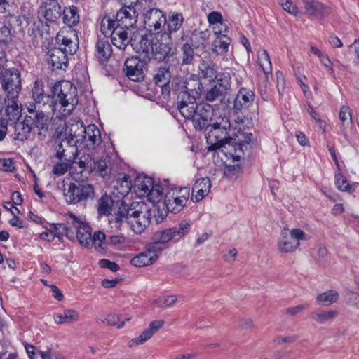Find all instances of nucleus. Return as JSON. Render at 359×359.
<instances>
[{
	"mask_svg": "<svg viewBox=\"0 0 359 359\" xmlns=\"http://www.w3.org/2000/svg\"><path fill=\"white\" fill-rule=\"evenodd\" d=\"M335 185L341 191L353 193L355 191V188L348 183L345 177L341 173L335 175Z\"/></svg>",
	"mask_w": 359,
	"mask_h": 359,
	"instance_id": "nucleus-47",
	"label": "nucleus"
},
{
	"mask_svg": "<svg viewBox=\"0 0 359 359\" xmlns=\"http://www.w3.org/2000/svg\"><path fill=\"white\" fill-rule=\"evenodd\" d=\"M182 50L183 64H190L194 58V50L192 47L188 43H185L183 45Z\"/></svg>",
	"mask_w": 359,
	"mask_h": 359,
	"instance_id": "nucleus-53",
	"label": "nucleus"
},
{
	"mask_svg": "<svg viewBox=\"0 0 359 359\" xmlns=\"http://www.w3.org/2000/svg\"><path fill=\"white\" fill-rule=\"evenodd\" d=\"M222 20V15L219 12L213 11L210 13L208 15V21L211 25V27L219 23Z\"/></svg>",
	"mask_w": 359,
	"mask_h": 359,
	"instance_id": "nucleus-64",
	"label": "nucleus"
},
{
	"mask_svg": "<svg viewBox=\"0 0 359 359\" xmlns=\"http://www.w3.org/2000/svg\"><path fill=\"white\" fill-rule=\"evenodd\" d=\"M75 220V227L76 228V238L79 243L86 247H92V234L90 227L88 224L79 222L75 216H72Z\"/></svg>",
	"mask_w": 359,
	"mask_h": 359,
	"instance_id": "nucleus-21",
	"label": "nucleus"
},
{
	"mask_svg": "<svg viewBox=\"0 0 359 359\" xmlns=\"http://www.w3.org/2000/svg\"><path fill=\"white\" fill-rule=\"evenodd\" d=\"M177 301V296L168 295L154 300L151 304L156 307L166 308L173 306Z\"/></svg>",
	"mask_w": 359,
	"mask_h": 359,
	"instance_id": "nucleus-45",
	"label": "nucleus"
},
{
	"mask_svg": "<svg viewBox=\"0 0 359 359\" xmlns=\"http://www.w3.org/2000/svg\"><path fill=\"white\" fill-rule=\"evenodd\" d=\"M135 13L134 8L123 6L116 13L115 21L117 22V25L116 27L128 30L135 22Z\"/></svg>",
	"mask_w": 359,
	"mask_h": 359,
	"instance_id": "nucleus-20",
	"label": "nucleus"
},
{
	"mask_svg": "<svg viewBox=\"0 0 359 359\" xmlns=\"http://www.w3.org/2000/svg\"><path fill=\"white\" fill-rule=\"evenodd\" d=\"M337 316L338 311L336 310L320 311L312 313L311 318L320 324H325L327 322L333 320Z\"/></svg>",
	"mask_w": 359,
	"mask_h": 359,
	"instance_id": "nucleus-36",
	"label": "nucleus"
},
{
	"mask_svg": "<svg viewBox=\"0 0 359 359\" xmlns=\"http://www.w3.org/2000/svg\"><path fill=\"white\" fill-rule=\"evenodd\" d=\"M132 187L130 177L119 173L114 179V229L128 226L135 233H141L149 224L151 210L142 201L131 202L128 197Z\"/></svg>",
	"mask_w": 359,
	"mask_h": 359,
	"instance_id": "nucleus-1",
	"label": "nucleus"
},
{
	"mask_svg": "<svg viewBox=\"0 0 359 359\" xmlns=\"http://www.w3.org/2000/svg\"><path fill=\"white\" fill-rule=\"evenodd\" d=\"M63 314L67 324L76 323L79 319V313L75 310L65 309L63 311Z\"/></svg>",
	"mask_w": 359,
	"mask_h": 359,
	"instance_id": "nucleus-57",
	"label": "nucleus"
},
{
	"mask_svg": "<svg viewBox=\"0 0 359 359\" xmlns=\"http://www.w3.org/2000/svg\"><path fill=\"white\" fill-rule=\"evenodd\" d=\"M224 93L225 91L219 88L217 85H215L206 93L205 97L208 101L213 102Z\"/></svg>",
	"mask_w": 359,
	"mask_h": 359,
	"instance_id": "nucleus-55",
	"label": "nucleus"
},
{
	"mask_svg": "<svg viewBox=\"0 0 359 359\" xmlns=\"http://www.w3.org/2000/svg\"><path fill=\"white\" fill-rule=\"evenodd\" d=\"M200 76L209 81L215 80L217 71L213 65L208 62H203L199 66Z\"/></svg>",
	"mask_w": 359,
	"mask_h": 359,
	"instance_id": "nucleus-41",
	"label": "nucleus"
},
{
	"mask_svg": "<svg viewBox=\"0 0 359 359\" xmlns=\"http://www.w3.org/2000/svg\"><path fill=\"white\" fill-rule=\"evenodd\" d=\"M191 83H195V86L199 87L200 82L194 79H190L186 80L183 85L184 90H182L177 97V104H187L189 102H196V97L198 95V92L196 88H191L189 86H191Z\"/></svg>",
	"mask_w": 359,
	"mask_h": 359,
	"instance_id": "nucleus-18",
	"label": "nucleus"
},
{
	"mask_svg": "<svg viewBox=\"0 0 359 359\" xmlns=\"http://www.w3.org/2000/svg\"><path fill=\"white\" fill-rule=\"evenodd\" d=\"M15 7V0H0V13L11 12Z\"/></svg>",
	"mask_w": 359,
	"mask_h": 359,
	"instance_id": "nucleus-60",
	"label": "nucleus"
},
{
	"mask_svg": "<svg viewBox=\"0 0 359 359\" xmlns=\"http://www.w3.org/2000/svg\"><path fill=\"white\" fill-rule=\"evenodd\" d=\"M146 196L148 198V200L154 205H158V207H161V204L163 205L164 196L163 189L161 185L154 184V186L150 190L149 193L147 194Z\"/></svg>",
	"mask_w": 359,
	"mask_h": 359,
	"instance_id": "nucleus-39",
	"label": "nucleus"
},
{
	"mask_svg": "<svg viewBox=\"0 0 359 359\" xmlns=\"http://www.w3.org/2000/svg\"><path fill=\"white\" fill-rule=\"evenodd\" d=\"M52 113L48 108H39L37 112H32L31 114L26 115L27 118L32 120V128L33 133H36L40 139L46 137V133L48 128L49 114Z\"/></svg>",
	"mask_w": 359,
	"mask_h": 359,
	"instance_id": "nucleus-11",
	"label": "nucleus"
},
{
	"mask_svg": "<svg viewBox=\"0 0 359 359\" xmlns=\"http://www.w3.org/2000/svg\"><path fill=\"white\" fill-rule=\"evenodd\" d=\"M212 115V108L210 104H200L191 120L196 129L208 130L207 138L219 140L222 135H229L231 130L230 122L227 117L219 116L212 124H209Z\"/></svg>",
	"mask_w": 359,
	"mask_h": 359,
	"instance_id": "nucleus-3",
	"label": "nucleus"
},
{
	"mask_svg": "<svg viewBox=\"0 0 359 359\" xmlns=\"http://www.w3.org/2000/svg\"><path fill=\"white\" fill-rule=\"evenodd\" d=\"M191 229V222L183 220L178 226L156 231L153 237L154 241L162 245L166 246L170 241L178 242L189 233Z\"/></svg>",
	"mask_w": 359,
	"mask_h": 359,
	"instance_id": "nucleus-9",
	"label": "nucleus"
},
{
	"mask_svg": "<svg viewBox=\"0 0 359 359\" xmlns=\"http://www.w3.org/2000/svg\"><path fill=\"white\" fill-rule=\"evenodd\" d=\"M339 119L344 124L346 122L348 123H352V114L351 112L350 107L348 106L344 105L341 107L339 112Z\"/></svg>",
	"mask_w": 359,
	"mask_h": 359,
	"instance_id": "nucleus-56",
	"label": "nucleus"
},
{
	"mask_svg": "<svg viewBox=\"0 0 359 359\" xmlns=\"http://www.w3.org/2000/svg\"><path fill=\"white\" fill-rule=\"evenodd\" d=\"M255 94L250 89L242 88L236 95L233 109L240 111L248 109L254 102Z\"/></svg>",
	"mask_w": 359,
	"mask_h": 359,
	"instance_id": "nucleus-19",
	"label": "nucleus"
},
{
	"mask_svg": "<svg viewBox=\"0 0 359 359\" xmlns=\"http://www.w3.org/2000/svg\"><path fill=\"white\" fill-rule=\"evenodd\" d=\"M32 120L31 118H27L25 116L22 121L19 122L16 124L15 129L18 132V139L21 140L27 139L29 133L32 131H33V129L32 128Z\"/></svg>",
	"mask_w": 359,
	"mask_h": 359,
	"instance_id": "nucleus-37",
	"label": "nucleus"
},
{
	"mask_svg": "<svg viewBox=\"0 0 359 359\" xmlns=\"http://www.w3.org/2000/svg\"><path fill=\"white\" fill-rule=\"evenodd\" d=\"M100 32L102 36H99L97 43V57L100 65L107 76L111 75L112 56V18L110 13H106L100 23Z\"/></svg>",
	"mask_w": 359,
	"mask_h": 359,
	"instance_id": "nucleus-4",
	"label": "nucleus"
},
{
	"mask_svg": "<svg viewBox=\"0 0 359 359\" xmlns=\"http://www.w3.org/2000/svg\"><path fill=\"white\" fill-rule=\"evenodd\" d=\"M3 90L7 93L8 98L6 113H18L17 98L22 89L21 77L16 69H5L1 79Z\"/></svg>",
	"mask_w": 359,
	"mask_h": 359,
	"instance_id": "nucleus-5",
	"label": "nucleus"
},
{
	"mask_svg": "<svg viewBox=\"0 0 359 359\" xmlns=\"http://www.w3.org/2000/svg\"><path fill=\"white\" fill-rule=\"evenodd\" d=\"M144 27L151 33L159 35L166 24V16L160 9L152 8L144 13Z\"/></svg>",
	"mask_w": 359,
	"mask_h": 359,
	"instance_id": "nucleus-10",
	"label": "nucleus"
},
{
	"mask_svg": "<svg viewBox=\"0 0 359 359\" xmlns=\"http://www.w3.org/2000/svg\"><path fill=\"white\" fill-rule=\"evenodd\" d=\"M147 44L149 46H151L150 41L147 39L142 38L140 41V48L138 52L142 51V53L144 54V55L142 57V60H144V62H147L149 60V55L150 53H151V51L147 50V48H147Z\"/></svg>",
	"mask_w": 359,
	"mask_h": 359,
	"instance_id": "nucleus-59",
	"label": "nucleus"
},
{
	"mask_svg": "<svg viewBox=\"0 0 359 359\" xmlns=\"http://www.w3.org/2000/svg\"><path fill=\"white\" fill-rule=\"evenodd\" d=\"M226 135H222L217 142L212 144L211 147H213L214 149H219L226 156L229 155L238 161L241 159L240 153L242 151V145L252 142L253 135L251 133L238 131L235 139L229 136L226 137Z\"/></svg>",
	"mask_w": 359,
	"mask_h": 359,
	"instance_id": "nucleus-6",
	"label": "nucleus"
},
{
	"mask_svg": "<svg viewBox=\"0 0 359 359\" xmlns=\"http://www.w3.org/2000/svg\"><path fill=\"white\" fill-rule=\"evenodd\" d=\"M112 210V197L103 194L97 201V214L99 216L109 215Z\"/></svg>",
	"mask_w": 359,
	"mask_h": 359,
	"instance_id": "nucleus-35",
	"label": "nucleus"
},
{
	"mask_svg": "<svg viewBox=\"0 0 359 359\" xmlns=\"http://www.w3.org/2000/svg\"><path fill=\"white\" fill-rule=\"evenodd\" d=\"M53 99L46 95L43 90V83L36 81L32 88V97L39 107L48 108L53 113L57 109L63 111V115H69L78 104V93L76 88L68 81H62L53 87Z\"/></svg>",
	"mask_w": 359,
	"mask_h": 359,
	"instance_id": "nucleus-2",
	"label": "nucleus"
},
{
	"mask_svg": "<svg viewBox=\"0 0 359 359\" xmlns=\"http://www.w3.org/2000/svg\"><path fill=\"white\" fill-rule=\"evenodd\" d=\"M158 36L160 39L156 37V40L152 41L151 46L147 44V50L151 51V54L155 55L158 60H162L171 50L172 38L163 33L160 34Z\"/></svg>",
	"mask_w": 359,
	"mask_h": 359,
	"instance_id": "nucleus-13",
	"label": "nucleus"
},
{
	"mask_svg": "<svg viewBox=\"0 0 359 359\" xmlns=\"http://www.w3.org/2000/svg\"><path fill=\"white\" fill-rule=\"evenodd\" d=\"M309 239V236L299 229L284 228L280 235L278 249L283 253L293 252L299 248L300 241Z\"/></svg>",
	"mask_w": 359,
	"mask_h": 359,
	"instance_id": "nucleus-7",
	"label": "nucleus"
},
{
	"mask_svg": "<svg viewBox=\"0 0 359 359\" xmlns=\"http://www.w3.org/2000/svg\"><path fill=\"white\" fill-rule=\"evenodd\" d=\"M69 139L66 136L62 138L56 146V156L60 159L65 161H74L78 155L77 146L72 144Z\"/></svg>",
	"mask_w": 359,
	"mask_h": 359,
	"instance_id": "nucleus-16",
	"label": "nucleus"
},
{
	"mask_svg": "<svg viewBox=\"0 0 359 359\" xmlns=\"http://www.w3.org/2000/svg\"><path fill=\"white\" fill-rule=\"evenodd\" d=\"M60 161H61L60 162L56 163L54 165V167L53 168V172L57 175H62L69 168L70 173L72 175V170L75 168L72 166V164L74 163H76V160H74V161H65L64 159H62Z\"/></svg>",
	"mask_w": 359,
	"mask_h": 359,
	"instance_id": "nucleus-46",
	"label": "nucleus"
},
{
	"mask_svg": "<svg viewBox=\"0 0 359 359\" xmlns=\"http://www.w3.org/2000/svg\"><path fill=\"white\" fill-rule=\"evenodd\" d=\"M166 248V246L158 243L157 241H154L146 245L145 252L149 255L154 261H156L162 252Z\"/></svg>",
	"mask_w": 359,
	"mask_h": 359,
	"instance_id": "nucleus-43",
	"label": "nucleus"
},
{
	"mask_svg": "<svg viewBox=\"0 0 359 359\" xmlns=\"http://www.w3.org/2000/svg\"><path fill=\"white\" fill-rule=\"evenodd\" d=\"M79 20L77 8L75 6L66 8L63 11V22L68 26L76 25Z\"/></svg>",
	"mask_w": 359,
	"mask_h": 359,
	"instance_id": "nucleus-40",
	"label": "nucleus"
},
{
	"mask_svg": "<svg viewBox=\"0 0 359 359\" xmlns=\"http://www.w3.org/2000/svg\"><path fill=\"white\" fill-rule=\"evenodd\" d=\"M184 17L182 13L179 12H170L166 18V32L164 33L172 38L173 34L177 32L182 27Z\"/></svg>",
	"mask_w": 359,
	"mask_h": 359,
	"instance_id": "nucleus-24",
	"label": "nucleus"
},
{
	"mask_svg": "<svg viewBox=\"0 0 359 359\" xmlns=\"http://www.w3.org/2000/svg\"><path fill=\"white\" fill-rule=\"evenodd\" d=\"M86 127L80 120H72L66 133V137L72 141V144L76 146L84 142L86 138Z\"/></svg>",
	"mask_w": 359,
	"mask_h": 359,
	"instance_id": "nucleus-17",
	"label": "nucleus"
},
{
	"mask_svg": "<svg viewBox=\"0 0 359 359\" xmlns=\"http://www.w3.org/2000/svg\"><path fill=\"white\" fill-rule=\"evenodd\" d=\"M93 156L90 154H85L82 155L77 161L76 160V163L72 164V166L74 168V165H78L79 168L80 169L79 172H74L72 170V177L76 181H79L81 178V174L83 172L85 168L89 170V172L92 171V165H93Z\"/></svg>",
	"mask_w": 359,
	"mask_h": 359,
	"instance_id": "nucleus-29",
	"label": "nucleus"
},
{
	"mask_svg": "<svg viewBox=\"0 0 359 359\" xmlns=\"http://www.w3.org/2000/svg\"><path fill=\"white\" fill-rule=\"evenodd\" d=\"M66 51L60 48H55L48 53V61L51 64L53 70L63 69L67 66V57Z\"/></svg>",
	"mask_w": 359,
	"mask_h": 359,
	"instance_id": "nucleus-22",
	"label": "nucleus"
},
{
	"mask_svg": "<svg viewBox=\"0 0 359 359\" xmlns=\"http://www.w3.org/2000/svg\"><path fill=\"white\" fill-rule=\"evenodd\" d=\"M15 169L13 161L8 158L0 159V170L5 172H12Z\"/></svg>",
	"mask_w": 359,
	"mask_h": 359,
	"instance_id": "nucleus-62",
	"label": "nucleus"
},
{
	"mask_svg": "<svg viewBox=\"0 0 359 359\" xmlns=\"http://www.w3.org/2000/svg\"><path fill=\"white\" fill-rule=\"evenodd\" d=\"M212 31L215 37L227 36L228 26L223 20L212 26Z\"/></svg>",
	"mask_w": 359,
	"mask_h": 359,
	"instance_id": "nucleus-54",
	"label": "nucleus"
},
{
	"mask_svg": "<svg viewBox=\"0 0 359 359\" xmlns=\"http://www.w3.org/2000/svg\"><path fill=\"white\" fill-rule=\"evenodd\" d=\"M309 307V305L308 304H303L297 305L295 306L289 307L285 310V314L291 316H294L301 313L304 310L308 309Z\"/></svg>",
	"mask_w": 359,
	"mask_h": 359,
	"instance_id": "nucleus-58",
	"label": "nucleus"
},
{
	"mask_svg": "<svg viewBox=\"0 0 359 359\" xmlns=\"http://www.w3.org/2000/svg\"><path fill=\"white\" fill-rule=\"evenodd\" d=\"M105 240V234L102 231H97L92 236V246L96 248L102 247V243Z\"/></svg>",
	"mask_w": 359,
	"mask_h": 359,
	"instance_id": "nucleus-61",
	"label": "nucleus"
},
{
	"mask_svg": "<svg viewBox=\"0 0 359 359\" xmlns=\"http://www.w3.org/2000/svg\"><path fill=\"white\" fill-rule=\"evenodd\" d=\"M190 193L188 187L181 188L172 196L166 195L163 202V207L173 213L180 212L186 205Z\"/></svg>",
	"mask_w": 359,
	"mask_h": 359,
	"instance_id": "nucleus-12",
	"label": "nucleus"
},
{
	"mask_svg": "<svg viewBox=\"0 0 359 359\" xmlns=\"http://www.w3.org/2000/svg\"><path fill=\"white\" fill-rule=\"evenodd\" d=\"M278 4L288 13L293 16H297L299 13V9L290 0H278Z\"/></svg>",
	"mask_w": 359,
	"mask_h": 359,
	"instance_id": "nucleus-51",
	"label": "nucleus"
},
{
	"mask_svg": "<svg viewBox=\"0 0 359 359\" xmlns=\"http://www.w3.org/2000/svg\"><path fill=\"white\" fill-rule=\"evenodd\" d=\"M231 39L228 36H217L212 44V51L217 55H222L227 53L231 43Z\"/></svg>",
	"mask_w": 359,
	"mask_h": 359,
	"instance_id": "nucleus-32",
	"label": "nucleus"
},
{
	"mask_svg": "<svg viewBox=\"0 0 359 359\" xmlns=\"http://www.w3.org/2000/svg\"><path fill=\"white\" fill-rule=\"evenodd\" d=\"M163 320H156L149 323V327L145 329L138 337L133 339V342L137 345L143 344L150 339L164 325Z\"/></svg>",
	"mask_w": 359,
	"mask_h": 359,
	"instance_id": "nucleus-25",
	"label": "nucleus"
},
{
	"mask_svg": "<svg viewBox=\"0 0 359 359\" xmlns=\"http://www.w3.org/2000/svg\"><path fill=\"white\" fill-rule=\"evenodd\" d=\"M114 27L115 22L114 21ZM129 43L127 29L114 27V46L120 50H124Z\"/></svg>",
	"mask_w": 359,
	"mask_h": 359,
	"instance_id": "nucleus-33",
	"label": "nucleus"
},
{
	"mask_svg": "<svg viewBox=\"0 0 359 359\" xmlns=\"http://www.w3.org/2000/svg\"><path fill=\"white\" fill-rule=\"evenodd\" d=\"M213 81L217 83L216 85L219 88L226 92L231 86V76L227 72H219L217 74L215 80Z\"/></svg>",
	"mask_w": 359,
	"mask_h": 359,
	"instance_id": "nucleus-48",
	"label": "nucleus"
},
{
	"mask_svg": "<svg viewBox=\"0 0 359 359\" xmlns=\"http://www.w3.org/2000/svg\"><path fill=\"white\" fill-rule=\"evenodd\" d=\"M198 104L196 102H189L187 104H177V108L182 116L186 119H191L196 113Z\"/></svg>",
	"mask_w": 359,
	"mask_h": 359,
	"instance_id": "nucleus-44",
	"label": "nucleus"
},
{
	"mask_svg": "<svg viewBox=\"0 0 359 359\" xmlns=\"http://www.w3.org/2000/svg\"><path fill=\"white\" fill-rule=\"evenodd\" d=\"M304 14L318 19L325 18L330 13V9L318 0H302Z\"/></svg>",
	"mask_w": 359,
	"mask_h": 359,
	"instance_id": "nucleus-15",
	"label": "nucleus"
},
{
	"mask_svg": "<svg viewBox=\"0 0 359 359\" xmlns=\"http://www.w3.org/2000/svg\"><path fill=\"white\" fill-rule=\"evenodd\" d=\"M210 187L211 184L209 178L198 179L193 187L191 200L194 202H199L208 195Z\"/></svg>",
	"mask_w": 359,
	"mask_h": 359,
	"instance_id": "nucleus-23",
	"label": "nucleus"
},
{
	"mask_svg": "<svg viewBox=\"0 0 359 359\" xmlns=\"http://www.w3.org/2000/svg\"><path fill=\"white\" fill-rule=\"evenodd\" d=\"M154 186L151 178L140 175L136 178L134 189L137 196L142 198L145 197Z\"/></svg>",
	"mask_w": 359,
	"mask_h": 359,
	"instance_id": "nucleus-28",
	"label": "nucleus"
},
{
	"mask_svg": "<svg viewBox=\"0 0 359 359\" xmlns=\"http://www.w3.org/2000/svg\"><path fill=\"white\" fill-rule=\"evenodd\" d=\"M11 31L4 23L0 22V42H6L10 39Z\"/></svg>",
	"mask_w": 359,
	"mask_h": 359,
	"instance_id": "nucleus-63",
	"label": "nucleus"
},
{
	"mask_svg": "<svg viewBox=\"0 0 359 359\" xmlns=\"http://www.w3.org/2000/svg\"><path fill=\"white\" fill-rule=\"evenodd\" d=\"M110 157H101L97 159L93 158L92 171L95 172V175H97L103 178L109 177L112 168L110 166Z\"/></svg>",
	"mask_w": 359,
	"mask_h": 359,
	"instance_id": "nucleus-26",
	"label": "nucleus"
},
{
	"mask_svg": "<svg viewBox=\"0 0 359 359\" xmlns=\"http://www.w3.org/2000/svg\"><path fill=\"white\" fill-rule=\"evenodd\" d=\"M95 194L94 187L88 183L78 184L70 183L68 187L64 189L65 201L71 205H75L88 200H93L95 197Z\"/></svg>",
	"mask_w": 359,
	"mask_h": 359,
	"instance_id": "nucleus-8",
	"label": "nucleus"
},
{
	"mask_svg": "<svg viewBox=\"0 0 359 359\" xmlns=\"http://www.w3.org/2000/svg\"><path fill=\"white\" fill-rule=\"evenodd\" d=\"M156 261L145 251L133 257L130 262L136 267H144L154 264Z\"/></svg>",
	"mask_w": 359,
	"mask_h": 359,
	"instance_id": "nucleus-42",
	"label": "nucleus"
},
{
	"mask_svg": "<svg viewBox=\"0 0 359 359\" xmlns=\"http://www.w3.org/2000/svg\"><path fill=\"white\" fill-rule=\"evenodd\" d=\"M258 63L267 79L272 72V66L269 55L266 50L262 49L259 50Z\"/></svg>",
	"mask_w": 359,
	"mask_h": 359,
	"instance_id": "nucleus-38",
	"label": "nucleus"
},
{
	"mask_svg": "<svg viewBox=\"0 0 359 359\" xmlns=\"http://www.w3.org/2000/svg\"><path fill=\"white\" fill-rule=\"evenodd\" d=\"M61 6L56 0H48L45 4L44 18L49 22H55L61 16Z\"/></svg>",
	"mask_w": 359,
	"mask_h": 359,
	"instance_id": "nucleus-31",
	"label": "nucleus"
},
{
	"mask_svg": "<svg viewBox=\"0 0 359 359\" xmlns=\"http://www.w3.org/2000/svg\"><path fill=\"white\" fill-rule=\"evenodd\" d=\"M170 79V72L165 67L159 68L154 75L155 83L159 86H164Z\"/></svg>",
	"mask_w": 359,
	"mask_h": 359,
	"instance_id": "nucleus-49",
	"label": "nucleus"
},
{
	"mask_svg": "<svg viewBox=\"0 0 359 359\" xmlns=\"http://www.w3.org/2000/svg\"><path fill=\"white\" fill-rule=\"evenodd\" d=\"M214 171L233 180L237 178L241 172V167L238 165H227L224 171L216 170Z\"/></svg>",
	"mask_w": 359,
	"mask_h": 359,
	"instance_id": "nucleus-52",
	"label": "nucleus"
},
{
	"mask_svg": "<svg viewBox=\"0 0 359 359\" xmlns=\"http://www.w3.org/2000/svg\"><path fill=\"white\" fill-rule=\"evenodd\" d=\"M72 36H75V34L72 30L67 31L65 33L64 31L60 32L57 36V40L61 41L65 46L63 50L66 51L68 54L72 55L76 53L77 49V45L72 41Z\"/></svg>",
	"mask_w": 359,
	"mask_h": 359,
	"instance_id": "nucleus-30",
	"label": "nucleus"
},
{
	"mask_svg": "<svg viewBox=\"0 0 359 359\" xmlns=\"http://www.w3.org/2000/svg\"><path fill=\"white\" fill-rule=\"evenodd\" d=\"M339 298V294L338 292L334 290H329L319 294L316 297V302L320 305L327 306L336 303Z\"/></svg>",
	"mask_w": 359,
	"mask_h": 359,
	"instance_id": "nucleus-34",
	"label": "nucleus"
},
{
	"mask_svg": "<svg viewBox=\"0 0 359 359\" xmlns=\"http://www.w3.org/2000/svg\"><path fill=\"white\" fill-rule=\"evenodd\" d=\"M131 246L130 241L123 236H114V250L127 251Z\"/></svg>",
	"mask_w": 359,
	"mask_h": 359,
	"instance_id": "nucleus-50",
	"label": "nucleus"
},
{
	"mask_svg": "<svg viewBox=\"0 0 359 359\" xmlns=\"http://www.w3.org/2000/svg\"><path fill=\"white\" fill-rule=\"evenodd\" d=\"M86 138L84 142L86 146L90 149H94L102 142L101 133L98 128L93 124L88 125L86 127Z\"/></svg>",
	"mask_w": 359,
	"mask_h": 359,
	"instance_id": "nucleus-27",
	"label": "nucleus"
},
{
	"mask_svg": "<svg viewBox=\"0 0 359 359\" xmlns=\"http://www.w3.org/2000/svg\"><path fill=\"white\" fill-rule=\"evenodd\" d=\"M144 60L139 57H132L125 61L127 76L133 81H140L144 79Z\"/></svg>",
	"mask_w": 359,
	"mask_h": 359,
	"instance_id": "nucleus-14",
	"label": "nucleus"
}]
</instances>
